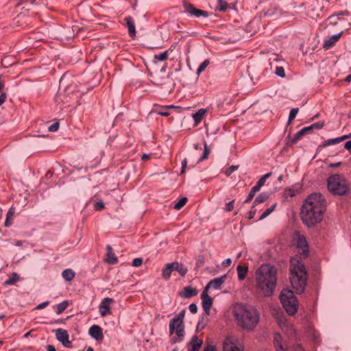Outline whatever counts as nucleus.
<instances>
[{
	"label": "nucleus",
	"instance_id": "f257e3e1",
	"mask_svg": "<svg viewBox=\"0 0 351 351\" xmlns=\"http://www.w3.org/2000/svg\"><path fill=\"white\" fill-rule=\"evenodd\" d=\"M326 210V202L320 193H313L304 201L301 212V219L308 228L320 223Z\"/></svg>",
	"mask_w": 351,
	"mask_h": 351
},
{
	"label": "nucleus",
	"instance_id": "f03ea898",
	"mask_svg": "<svg viewBox=\"0 0 351 351\" xmlns=\"http://www.w3.org/2000/svg\"><path fill=\"white\" fill-rule=\"evenodd\" d=\"M277 269L270 264L261 265L255 272V280L258 293L269 297L274 294L277 282Z\"/></svg>",
	"mask_w": 351,
	"mask_h": 351
},
{
	"label": "nucleus",
	"instance_id": "7ed1b4c3",
	"mask_svg": "<svg viewBox=\"0 0 351 351\" xmlns=\"http://www.w3.org/2000/svg\"><path fill=\"white\" fill-rule=\"evenodd\" d=\"M233 313L239 326L245 330H253L259 322V314L253 306L237 304Z\"/></svg>",
	"mask_w": 351,
	"mask_h": 351
},
{
	"label": "nucleus",
	"instance_id": "20e7f679",
	"mask_svg": "<svg viewBox=\"0 0 351 351\" xmlns=\"http://www.w3.org/2000/svg\"><path fill=\"white\" fill-rule=\"evenodd\" d=\"M186 310L183 309L178 315L172 318L169 324V332L170 335L176 333V336L170 339L171 343L181 342L185 335L184 318Z\"/></svg>",
	"mask_w": 351,
	"mask_h": 351
},
{
	"label": "nucleus",
	"instance_id": "39448f33",
	"mask_svg": "<svg viewBox=\"0 0 351 351\" xmlns=\"http://www.w3.org/2000/svg\"><path fill=\"white\" fill-rule=\"evenodd\" d=\"M328 189L335 195H343L348 192V187L345 178L339 174H335L328 178Z\"/></svg>",
	"mask_w": 351,
	"mask_h": 351
},
{
	"label": "nucleus",
	"instance_id": "423d86ee",
	"mask_svg": "<svg viewBox=\"0 0 351 351\" xmlns=\"http://www.w3.org/2000/svg\"><path fill=\"white\" fill-rule=\"evenodd\" d=\"M280 299L286 312L290 315H295L298 311V304L293 292L289 289H283Z\"/></svg>",
	"mask_w": 351,
	"mask_h": 351
},
{
	"label": "nucleus",
	"instance_id": "0eeeda50",
	"mask_svg": "<svg viewBox=\"0 0 351 351\" xmlns=\"http://www.w3.org/2000/svg\"><path fill=\"white\" fill-rule=\"evenodd\" d=\"M290 282L296 293H302L306 285V272H290Z\"/></svg>",
	"mask_w": 351,
	"mask_h": 351
},
{
	"label": "nucleus",
	"instance_id": "6e6552de",
	"mask_svg": "<svg viewBox=\"0 0 351 351\" xmlns=\"http://www.w3.org/2000/svg\"><path fill=\"white\" fill-rule=\"evenodd\" d=\"M183 7L184 8V13L190 17L207 18L209 16L208 12L198 9L186 1L183 2Z\"/></svg>",
	"mask_w": 351,
	"mask_h": 351
},
{
	"label": "nucleus",
	"instance_id": "1a4fd4ad",
	"mask_svg": "<svg viewBox=\"0 0 351 351\" xmlns=\"http://www.w3.org/2000/svg\"><path fill=\"white\" fill-rule=\"evenodd\" d=\"M223 351H243V346L234 336L227 337L223 345Z\"/></svg>",
	"mask_w": 351,
	"mask_h": 351
},
{
	"label": "nucleus",
	"instance_id": "9d476101",
	"mask_svg": "<svg viewBox=\"0 0 351 351\" xmlns=\"http://www.w3.org/2000/svg\"><path fill=\"white\" fill-rule=\"evenodd\" d=\"M56 337L58 341L67 348H72V343L69 341V335L66 330L58 328L55 330Z\"/></svg>",
	"mask_w": 351,
	"mask_h": 351
},
{
	"label": "nucleus",
	"instance_id": "9b49d317",
	"mask_svg": "<svg viewBox=\"0 0 351 351\" xmlns=\"http://www.w3.org/2000/svg\"><path fill=\"white\" fill-rule=\"evenodd\" d=\"M290 272H306L304 263L300 256H295L291 258Z\"/></svg>",
	"mask_w": 351,
	"mask_h": 351
},
{
	"label": "nucleus",
	"instance_id": "f8f14e48",
	"mask_svg": "<svg viewBox=\"0 0 351 351\" xmlns=\"http://www.w3.org/2000/svg\"><path fill=\"white\" fill-rule=\"evenodd\" d=\"M201 299L202 300V308L206 314L209 315L210 309L213 305V300L208 295V291L206 289L203 290Z\"/></svg>",
	"mask_w": 351,
	"mask_h": 351
},
{
	"label": "nucleus",
	"instance_id": "ddd939ff",
	"mask_svg": "<svg viewBox=\"0 0 351 351\" xmlns=\"http://www.w3.org/2000/svg\"><path fill=\"white\" fill-rule=\"evenodd\" d=\"M113 302V299L110 298H105L99 306V313L101 317H105L107 315L112 313L110 309V304Z\"/></svg>",
	"mask_w": 351,
	"mask_h": 351
},
{
	"label": "nucleus",
	"instance_id": "4468645a",
	"mask_svg": "<svg viewBox=\"0 0 351 351\" xmlns=\"http://www.w3.org/2000/svg\"><path fill=\"white\" fill-rule=\"evenodd\" d=\"M295 245L301 254L306 255L308 252V245L306 238L303 235L298 234L295 239Z\"/></svg>",
	"mask_w": 351,
	"mask_h": 351
},
{
	"label": "nucleus",
	"instance_id": "2eb2a0df",
	"mask_svg": "<svg viewBox=\"0 0 351 351\" xmlns=\"http://www.w3.org/2000/svg\"><path fill=\"white\" fill-rule=\"evenodd\" d=\"M227 278V275L224 274L223 276L211 280L204 287V289L208 291L210 288H213L215 290H219L221 288L222 285L224 283L226 279Z\"/></svg>",
	"mask_w": 351,
	"mask_h": 351
},
{
	"label": "nucleus",
	"instance_id": "dca6fc26",
	"mask_svg": "<svg viewBox=\"0 0 351 351\" xmlns=\"http://www.w3.org/2000/svg\"><path fill=\"white\" fill-rule=\"evenodd\" d=\"M274 346L276 351H292L290 350L286 343L283 342L282 336L278 333L274 335Z\"/></svg>",
	"mask_w": 351,
	"mask_h": 351
},
{
	"label": "nucleus",
	"instance_id": "f3484780",
	"mask_svg": "<svg viewBox=\"0 0 351 351\" xmlns=\"http://www.w3.org/2000/svg\"><path fill=\"white\" fill-rule=\"evenodd\" d=\"M202 341L199 339L197 336L195 335L192 337L191 340L187 345L188 351H199L202 345Z\"/></svg>",
	"mask_w": 351,
	"mask_h": 351
},
{
	"label": "nucleus",
	"instance_id": "a211bd4d",
	"mask_svg": "<svg viewBox=\"0 0 351 351\" xmlns=\"http://www.w3.org/2000/svg\"><path fill=\"white\" fill-rule=\"evenodd\" d=\"M88 334L96 340L102 339L104 336L102 330L98 325H93L88 330Z\"/></svg>",
	"mask_w": 351,
	"mask_h": 351
},
{
	"label": "nucleus",
	"instance_id": "6ab92c4d",
	"mask_svg": "<svg viewBox=\"0 0 351 351\" xmlns=\"http://www.w3.org/2000/svg\"><path fill=\"white\" fill-rule=\"evenodd\" d=\"M198 293V291L195 288L191 286L185 287L182 291L180 293V295L183 298H190L195 296Z\"/></svg>",
	"mask_w": 351,
	"mask_h": 351
},
{
	"label": "nucleus",
	"instance_id": "aec40b11",
	"mask_svg": "<svg viewBox=\"0 0 351 351\" xmlns=\"http://www.w3.org/2000/svg\"><path fill=\"white\" fill-rule=\"evenodd\" d=\"M169 265L172 267L173 271H178L182 276H184L188 272V269L183 264L178 262L171 263Z\"/></svg>",
	"mask_w": 351,
	"mask_h": 351
},
{
	"label": "nucleus",
	"instance_id": "412c9836",
	"mask_svg": "<svg viewBox=\"0 0 351 351\" xmlns=\"http://www.w3.org/2000/svg\"><path fill=\"white\" fill-rule=\"evenodd\" d=\"M341 32L332 35L330 38L324 40L323 47L326 49L331 47L341 37Z\"/></svg>",
	"mask_w": 351,
	"mask_h": 351
},
{
	"label": "nucleus",
	"instance_id": "4be33fe9",
	"mask_svg": "<svg viewBox=\"0 0 351 351\" xmlns=\"http://www.w3.org/2000/svg\"><path fill=\"white\" fill-rule=\"evenodd\" d=\"M108 253L106 254V261L110 264L114 265L118 262V259L114 255V254L112 252V247L110 245L107 246Z\"/></svg>",
	"mask_w": 351,
	"mask_h": 351
},
{
	"label": "nucleus",
	"instance_id": "5701e85b",
	"mask_svg": "<svg viewBox=\"0 0 351 351\" xmlns=\"http://www.w3.org/2000/svg\"><path fill=\"white\" fill-rule=\"evenodd\" d=\"M125 21H126L128 27L130 36L131 37H134L136 36V29L132 18L131 16H128L125 19Z\"/></svg>",
	"mask_w": 351,
	"mask_h": 351
},
{
	"label": "nucleus",
	"instance_id": "b1692460",
	"mask_svg": "<svg viewBox=\"0 0 351 351\" xmlns=\"http://www.w3.org/2000/svg\"><path fill=\"white\" fill-rule=\"evenodd\" d=\"M206 109L204 108H200L195 113L193 114V119L195 124H198L201 122L202 120V118L205 115L206 112Z\"/></svg>",
	"mask_w": 351,
	"mask_h": 351
},
{
	"label": "nucleus",
	"instance_id": "393cba45",
	"mask_svg": "<svg viewBox=\"0 0 351 351\" xmlns=\"http://www.w3.org/2000/svg\"><path fill=\"white\" fill-rule=\"evenodd\" d=\"M237 271L238 273V279L239 280H243L246 277L248 267L247 266L238 265L237 267Z\"/></svg>",
	"mask_w": 351,
	"mask_h": 351
},
{
	"label": "nucleus",
	"instance_id": "a878e982",
	"mask_svg": "<svg viewBox=\"0 0 351 351\" xmlns=\"http://www.w3.org/2000/svg\"><path fill=\"white\" fill-rule=\"evenodd\" d=\"M169 50H166L162 53L155 54L153 58V62L156 63L158 62L164 61L167 59L169 53Z\"/></svg>",
	"mask_w": 351,
	"mask_h": 351
},
{
	"label": "nucleus",
	"instance_id": "bb28decb",
	"mask_svg": "<svg viewBox=\"0 0 351 351\" xmlns=\"http://www.w3.org/2000/svg\"><path fill=\"white\" fill-rule=\"evenodd\" d=\"M269 198V194L267 193H260L255 199L253 202V207H255L256 205L264 202Z\"/></svg>",
	"mask_w": 351,
	"mask_h": 351
},
{
	"label": "nucleus",
	"instance_id": "cd10ccee",
	"mask_svg": "<svg viewBox=\"0 0 351 351\" xmlns=\"http://www.w3.org/2000/svg\"><path fill=\"white\" fill-rule=\"evenodd\" d=\"M310 128L308 127L303 128L300 130H299L294 136V137L292 139L293 143H296L298 139H300L303 135L305 134L311 132Z\"/></svg>",
	"mask_w": 351,
	"mask_h": 351
},
{
	"label": "nucleus",
	"instance_id": "c85d7f7f",
	"mask_svg": "<svg viewBox=\"0 0 351 351\" xmlns=\"http://www.w3.org/2000/svg\"><path fill=\"white\" fill-rule=\"evenodd\" d=\"M14 216V210L10 208L7 213L6 219L4 223L5 227H9L12 224V219Z\"/></svg>",
	"mask_w": 351,
	"mask_h": 351
},
{
	"label": "nucleus",
	"instance_id": "c756f323",
	"mask_svg": "<svg viewBox=\"0 0 351 351\" xmlns=\"http://www.w3.org/2000/svg\"><path fill=\"white\" fill-rule=\"evenodd\" d=\"M62 276L65 280L71 281L74 278L75 274L71 269H66L62 271Z\"/></svg>",
	"mask_w": 351,
	"mask_h": 351
},
{
	"label": "nucleus",
	"instance_id": "7c9ffc66",
	"mask_svg": "<svg viewBox=\"0 0 351 351\" xmlns=\"http://www.w3.org/2000/svg\"><path fill=\"white\" fill-rule=\"evenodd\" d=\"M175 108L173 106H166L160 107V110L157 111V113L161 116L168 117L170 108Z\"/></svg>",
	"mask_w": 351,
	"mask_h": 351
},
{
	"label": "nucleus",
	"instance_id": "2f4dec72",
	"mask_svg": "<svg viewBox=\"0 0 351 351\" xmlns=\"http://www.w3.org/2000/svg\"><path fill=\"white\" fill-rule=\"evenodd\" d=\"M344 140V138L343 136L335 138H330L324 142V146H330L332 145L337 144L342 141Z\"/></svg>",
	"mask_w": 351,
	"mask_h": 351
},
{
	"label": "nucleus",
	"instance_id": "473e14b6",
	"mask_svg": "<svg viewBox=\"0 0 351 351\" xmlns=\"http://www.w3.org/2000/svg\"><path fill=\"white\" fill-rule=\"evenodd\" d=\"M172 271H173L172 267L171 265H169V263L162 269V276L165 279L168 280V279H169Z\"/></svg>",
	"mask_w": 351,
	"mask_h": 351
},
{
	"label": "nucleus",
	"instance_id": "72a5a7b5",
	"mask_svg": "<svg viewBox=\"0 0 351 351\" xmlns=\"http://www.w3.org/2000/svg\"><path fill=\"white\" fill-rule=\"evenodd\" d=\"M19 279V276L16 273H13L8 280L4 282L5 285H12Z\"/></svg>",
	"mask_w": 351,
	"mask_h": 351
},
{
	"label": "nucleus",
	"instance_id": "f704fd0d",
	"mask_svg": "<svg viewBox=\"0 0 351 351\" xmlns=\"http://www.w3.org/2000/svg\"><path fill=\"white\" fill-rule=\"evenodd\" d=\"M69 306V302L64 300L57 305L56 313L58 315L61 314Z\"/></svg>",
	"mask_w": 351,
	"mask_h": 351
},
{
	"label": "nucleus",
	"instance_id": "c9c22d12",
	"mask_svg": "<svg viewBox=\"0 0 351 351\" xmlns=\"http://www.w3.org/2000/svg\"><path fill=\"white\" fill-rule=\"evenodd\" d=\"M276 203H274L271 207L268 208L260 217L258 221H261L268 217L275 209Z\"/></svg>",
	"mask_w": 351,
	"mask_h": 351
},
{
	"label": "nucleus",
	"instance_id": "e433bc0d",
	"mask_svg": "<svg viewBox=\"0 0 351 351\" xmlns=\"http://www.w3.org/2000/svg\"><path fill=\"white\" fill-rule=\"evenodd\" d=\"M228 8V3L226 0H217L216 9L219 11H226Z\"/></svg>",
	"mask_w": 351,
	"mask_h": 351
},
{
	"label": "nucleus",
	"instance_id": "4c0bfd02",
	"mask_svg": "<svg viewBox=\"0 0 351 351\" xmlns=\"http://www.w3.org/2000/svg\"><path fill=\"white\" fill-rule=\"evenodd\" d=\"M258 191H259V189H258L256 186H254L251 189V191H250L247 198L245 199L244 203L250 202L254 197L255 193Z\"/></svg>",
	"mask_w": 351,
	"mask_h": 351
},
{
	"label": "nucleus",
	"instance_id": "58836bf2",
	"mask_svg": "<svg viewBox=\"0 0 351 351\" xmlns=\"http://www.w3.org/2000/svg\"><path fill=\"white\" fill-rule=\"evenodd\" d=\"M209 64L210 61L208 59L202 62L197 69V74L199 75L202 71H204L206 69V68L209 65Z\"/></svg>",
	"mask_w": 351,
	"mask_h": 351
},
{
	"label": "nucleus",
	"instance_id": "ea45409f",
	"mask_svg": "<svg viewBox=\"0 0 351 351\" xmlns=\"http://www.w3.org/2000/svg\"><path fill=\"white\" fill-rule=\"evenodd\" d=\"M279 325L282 329L285 330L287 333H291L294 332V329L293 328L292 326L286 325L285 322L280 321L279 322Z\"/></svg>",
	"mask_w": 351,
	"mask_h": 351
},
{
	"label": "nucleus",
	"instance_id": "a19ab883",
	"mask_svg": "<svg viewBox=\"0 0 351 351\" xmlns=\"http://www.w3.org/2000/svg\"><path fill=\"white\" fill-rule=\"evenodd\" d=\"M187 200V197H183L178 203L175 204L174 208L178 210L181 209L186 204Z\"/></svg>",
	"mask_w": 351,
	"mask_h": 351
},
{
	"label": "nucleus",
	"instance_id": "79ce46f5",
	"mask_svg": "<svg viewBox=\"0 0 351 351\" xmlns=\"http://www.w3.org/2000/svg\"><path fill=\"white\" fill-rule=\"evenodd\" d=\"M299 109L298 108H292L289 112L288 122L291 123L296 117Z\"/></svg>",
	"mask_w": 351,
	"mask_h": 351
},
{
	"label": "nucleus",
	"instance_id": "37998d69",
	"mask_svg": "<svg viewBox=\"0 0 351 351\" xmlns=\"http://www.w3.org/2000/svg\"><path fill=\"white\" fill-rule=\"evenodd\" d=\"M275 74L280 77H285V69L282 66H276V70L274 71Z\"/></svg>",
	"mask_w": 351,
	"mask_h": 351
},
{
	"label": "nucleus",
	"instance_id": "c03bdc74",
	"mask_svg": "<svg viewBox=\"0 0 351 351\" xmlns=\"http://www.w3.org/2000/svg\"><path fill=\"white\" fill-rule=\"evenodd\" d=\"M324 123L323 122H317L309 125L308 128H311L310 131L311 132L313 130H320L324 127Z\"/></svg>",
	"mask_w": 351,
	"mask_h": 351
},
{
	"label": "nucleus",
	"instance_id": "a18cd8bd",
	"mask_svg": "<svg viewBox=\"0 0 351 351\" xmlns=\"http://www.w3.org/2000/svg\"><path fill=\"white\" fill-rule=\"evenodd\" d=\"M209 152H210V150L208 147L207 144L205 143H204V153H203L202 157L199 159V162L206 159Z\"/></svg>",
	"mask_w": 351,
	"mask_h": 351
},
{
	"label": "nucleus",
	"instance_id": "49530a36",
	"mask_svg": "<svg viewBox=\"0 0 351 351\" xmlns=\"http://www.w3.org/2000/svg\"><path fill=\"white\" fill-rule=\"evenodd\" d=\"M298 192L297 189L294 188H289L285 191V195L289 197H293Z\"/></svg>",
	"mask_w": 351,
	"mask_h": 351
},
{
	"label": "nucleus",
	"instance_id": "de8ad7c7",
	"mask_svg": "<svg viewBox=\"0 0 351 351\" xmlns=\"http://www.w3.org/2000/svg\"><path fill=\"white\" fill-rule=\"evenodd\" d=\"M143 263V259L141 258H136L132 261V265L133 267H140Z\"/></svg>",
	"mask_w": 351,
	"mask_h": 351
},
{
	"label": "nucleus",
	"instance_id": "09e8293b",
	"mask_svg": "<svg viewBox=\"0 0 351 351\" xmlns=\"http://www.w3.org/2000/svg\"><path fill=\"white\" fill-rule=\"evenodd\" d=\"M239 166L237 165H232L230 166L226 171V176H230L234 171H235L236 170H237Z\"/></svg>",
	"mask_w": 351,
	"mask_h": 351
},
{
	"label": "nucleus",
	"instance_id": "8fccbe9b",
	"mask_svg": "<svg viewBox=\"0 0 351 351\" xmlns=\"http://www.w3.org/2000/svg\"><path fill=\"white\" fill-rule=\"evenodd\" d=\"M234 200H232L226 204V207L224 208L225 211L230 212L234 208Z\"/></svg>",
	"mask_w": 351,
	"mask_h": 351
},
{
	"label": "nucleus",
	"instance_id": "3c124183",
	"mask_svg": "<svg viewBox=\"0 0 351 351\" xmlns=\"http://www.w3.org/2000/svg\"><path fill=\"white\" fill-rule=\"evenodd\" d=\"M59 126H60L59 123L55 122L49 127L48 130L49 132H56L58 130Z\"/></svg>",
	"mask_w": 351,
	"mask_h": 351
},
{
	"label": "nucleus",
	"instance_id": "603ef678",
	"mask_svg": "<svg viewBox=\"0 0 351 351\" xmlns=\"http://www.w3.org/2000/svg\"><path fill=\"white\" fill-rule=\"evenodd\" d=\"M265 182L266 180L263 178L261 177L257 182L256 184L254 186H256L258 189H261V188L265 185Z\"/></svg>",
	"mask_w": 351,
	"mask_h": 351
},
{
	"label": "nucleus",
	"instance_id": "864d4df0",
	"mask_svg": "<svg viewBox=\"0 0 351 351\" xmlns=\"http://www.w3.org/2000/svg\"><path fill=\"white\" fill-rule=\"evenodd\" d=\"M95 209L97 210H101L104 208V204L102 201H98L95 204Z\"/></svg>",
	"mask_w": 351,
	"mask_h": 351
},
{
	"label": "nucleus",
	"instance_id": "5fc2aeb1",
	"mask_svg": "<svg viewBox=\"0 0 351 351\" xmlns=\"http://www.w3.org/2000/svg\"><path fill=\"white\" fill-rule=\"evenodd\" d=\"M189 311L191 313L195 314L197 312V306L195 303H192L189 306Z\"/></svg>",
	"mask_w": 351,
	"mask_h": 351
},
{
	"label": "nucleus",
	"instance_id": "6e6d98bb",
	"mask_svg": "<svg viewBox=\"0 0 351 351\" xmlns=\"http://www.w3.org/2000/svg\"><path fill=\"white\" fill-rule=\"evenodd\" d=\"M7 99V95L6 93L3 92L0 95V106Z\"/></svg>",
	"mask_w": 351,
	"mask_h": 351
},
{
	"label": "nucleus",
	"instance_id": "4d7b16f0",
	"mask_svg": "<svg viewBox=\"0 0 351 351\" xmlns=\"http://www.w3.org/2000/svg\"><path fill=\"white\" fill-rule=\"evenodd\" d=\"M232 263V260L230 258H228L225 259L222 263L221 265L223 267H228Z\"/></svg>",
	"mask_w": 351,
	"mask_h": 351
},
{
	"label": "nucleus",
	"instance_id": "13d9d810",
	"mask_svg": "<svg viewBox=\"0 0 351 351\" xmlns=\"http://www.w3.org/2000/svg\"><path fill=\"white\" fill-rule=\"evenodd\" d=\"M254 207L252 206L251 210L248 213V219H252L254 218L255 214L256 213V210L254 209Z\"/></svg>",
	"mask_w": 351,
	"mask_h": 351
},
{
	"label": "nucleus",
	"instance_id": "bf43d9fd",
	"mask_svg": "<svg viewBox=\"0 0 351 351\" xmlns=\"http://www.w3.org/2000/svg\"><path fill=\"white\" fill-rule=\"evenodd\" d=\"M49 301L44 302L36 306V309H42L46 307L49 304Z\"/></svg>",
	"mask_w": 351,
	"mask_h": 351
},
{
	"label": "nucleus",
	"instance_id": "052dcab7",
	"mask_svg": "<svg viewBox=\"0 0 351 351\" xmlns=\"http://www.w3.org/2000/svg\"><path fill=\"white\" fill-rule=\"evenodd\" d=\"M204 351H216L215 347L213 345H207L205 346Z\"/></svg>",
	"mask_w": 351,
	"mask_h": 351
},
{
	"label": "nucleus",
	"instance_id": "680f3d73",
	"mask_svg": "<svg viewBox=\"0 0 351 351\" xmlns=\"http://www.w3.org/2000/svg\"><path fill=\"white\" fill-rule=\"evenodd\" d=\"M186 165H187V160L186 158H184L183 160V161L182 162V169H181V173H183L185 171V169L186 167Z\"/></svg>",
	"mask_w": 351,
	"mask_h": 351
},
{
	"label": "nucleus",
	"instance_id": "e2e57ef3",
	"mask_svg": "<svg viewBox=\"0 0 351 351\" xmlns=\"http://www.w3.org/2000/svg\"><path fill=\"white\" fill-rule=\"evenodd\" d=\"M344 148L351 152V141H348L344 144Z\"/></svg>",
	"mask_w": 351,
	"mask_h": 351
},
{
	"label": "nucleus",
	"instance_id": "0e129e2a",
	"mask_svg": "<svg viewBox=\"0 0 351 351\" xmlns=\"http://www.w3.org/2000/svg\"><path fill=\"white\" fill-rule=\"evenodd\" d=\"M46 348L47 351H56L55 347L52 345H47Z\"/></svg>",
	"mask_w": 351,
	"mask_h": 351
},
{
	"label": "nucleus",
	"instance_id": "69168bd1",
	"mask_svg": "<svg viewBox=\"0 0 351 351\" xmlns=\"http://www.w3.org/2000/svg\"><path fill=\"white\" fill-rule=\"evenodd\" d=\"M150 158V155L149 154H143L141 156V159L143 160H147Z\"/></svg>",
	"mask_w": 351,
	"mask_h": 351
},
{
	"label": "nucleus",
	"instance_id": "338daca9",
	"mask_svg": "<svg viewBox=\"0 0 351 351\" xmlns=\"http://www.w3.org/2000/svg\"><path fill=\"white\" fill-rule=\"evenodd\" d=\"M293 351H304V350H303V348H302V346L298 344L294 348Z\"/></svg>",
	"mask_w": 351,
	"mask_h": 351
},
{
	"label": "nucleus",
	"instance_id": "774afa93",
	"mask_svg": "<svg viewBox=\"0 0 351 351\" xmlns=\"http://www.w3.org/2000/svg\"><path fill=\"white\" fill-rule=\"evenodd\" d=\"M273 14H274V11L270 12L269 10H268L267 12H265L264 13V15L265 16H272Z\"/></svg>",
	"mask_w": 351,
	"mask_h": 351
}]
</instances>
